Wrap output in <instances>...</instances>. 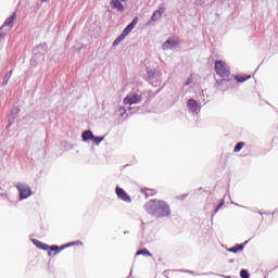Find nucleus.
<instances>
[{"label": "nucleus", "mask_w": 278, "mask_h": 278, "mask_svg": "<svg viewBox=\"0 0 278 278\" xmlns=\"http://www.w3.org/2000/svg\"><path fill=\"white\" fill-rule=\"evenodd\" d=\"M144 210L155 218L170 216V206L164 200L152 199L144 204Z\"/></svg>", "instance_id": "1"}, {"label": "nucleus", "mask_w": 278, "mask_h": 278, "mask_svg": "<svg viewBox=\"0 0 278 278\" xmlns=\"http://www.w3.org/2000/svg\"><path fill=\"white\" fill-rule=\"evenodd\" d=\"M214 68L216 75H218V77H220L223 81H227V79H229V77L231 76V68L224 60L215 61Z\"/></svg>", "instance_id": "2"}, {"label": "nucleus", "mask_w": 278, "mask_h": 278, "mask_svg": "<svg viewBox=\"0 0 278 278\" xmlns=\"http://www.w3.org/2000/svg\"><path fill=\"white\" fill-rule=\"evenodd\" d=\"M136 25H138V17H135L132 22L126 26L123 33L113 41V47H118L121 42H123V39L127 38V36L131 34V30L134 27H136Z\"/></svg>", "instance_id": "3"}, {"label": "nucleus", "mask_w": 278, "mask_h": 278, "mask_svg": "<svg viewBox=\"0 0 278 278\" xmlns=\"http://www.w3.org/2000/svg\"><path fill=\"white\" fill-rule=\"evenodd\" d=\"M16 189L20 192V201L29 199V197H31V188H29V186L24 184H17Z\"/></svg>", "instance_id": "4"}, {"label": "nucleus", "mask_w": 278, "mask_h": 278, "mask_svg": "<svg viewBox=\"0 0 278 278\" xmlns=\"http://www.w3.org/2000/svg\"><path fill=\"white\" fill-rule=\"evenodd\" d=\"M75 244H81V242L80 241L70 242L61 247L51 245L49 247L48 255L51 256V251H53V255H58V253H60L61 251H64V249H68V247H75Z\"/></svg>", "instance_id": "5"}, {"label": "nucleus", "mask_w": 278, "mask_h": 278, "mask_svg": "<svg viewBox=\"0 0 278 278\" xmlns=\"http://www.w3.org/2000/svg\"><path fill=\"white\" fill-rule=\"evenodd\" d=\"M142 101V96L132 92L124 99V105H136Z\"/></svg>", "instance_id": "6"}, {"label": "nucleus", "mask_w": 278, "mask_h": 278, "mask_svg": "<svg viewBox=\"0 0 278 278\" xmlns=\"http://www.w3.org/2000/svg\"><path fill=\"white\" fill-rule=\"evenodd\" d=\"M115 193L117 194L118 199H121V201H124L125 203H131V197H129L125 189L116 187Z\"/></svg>", "instance_id": "7"}, {"label": "nucleus", "mask_w": 278, "mask_h": 278, "mask_svg": "<svg viewBox=\"0 0 278 278\" xmlns=\"http://www.w3.org/2000/svg\"><path fill=\"white\" fill-rule=\"evenodd\" d=\"M164 12H166V9L164 7H159V10L154 11L151 21L155 22V21H160V18H162V14H164Z\"/></svg>", "instance_id": "8"}, {"label": "nucleus", "mask_w": 278, "mask_h": 278, "mask_svg": "<svg viewBox=\"0 0 278 278\" xmlns=\"http://www.w3.org/2000/svg\"><path fill=\"white\" fill-rule=\"evenodd\" d=\"M179 45V41L175 39H168L163 43L164 51H168V49H173L174 47H177Z\"/></svg>", "instance_id": "9"}, {"label": "nucleus", "mask_w": 278, "mask_h": 278, "mask_svg": "<svg viewBox=\"0 0 278 278\" xmlns=\"http://www.w3.org/2000/svg\"><path fill=\"white\" fill-rule=\"evenodd\" d=\"M111 8H113V10H117V12H125V7L121 3V0H112Z\"/></svg>", "instance_id": "10"}, {"label": "nucleus", "mask_w": 278, "mask_h": 278, "mask_svg": "<svg viewBox=\"0 0 278 278\" xmlns=\"http://www.w3.org/2000/svg\"><path fill=\"white\" fill-rule=\"evenodd\" d=\"M141 194H144L146 199H149V197H155L157 194V189L142 188Z\"/></svg>", "instance_id": "11"}, {"label": "nucleus", "mask_w": 278, "mask_h": 278, "mask_svg": "<svg viewBox=\"0 0 278 278\" xmlns=\"http://www.w3.org/2000/svg\"><path fill=\"white\" fill-rule=\"evenodd\" d=\"M187 108L188 110H190V112H197V110H199V103L197 102V100L190 99L187 102Z\"/></svg>", "instance_id": "12"}, {"label": "nucleus", "mask_w": 278, "mask_h": 278, "mask_svg": "<svg viewBox=\"0 0 278 278\" xmlns=\"http://www.w3.org/2000/svg\"><path fill=\"white\" fill-rule=\"evenodd\" d=\"M251 79V75H237L235 76V80L238 81V84H244V81H249Z\"/></svg>", "instance_id": "13"}, {"label": "nucleus", "mask_w": 278, "mask_h": 278, "mask_svg": "<svg viewBox=\"0 0 278 278\" xmlns=\"http://www.w3.org/2000/svg\"><path fill=\"white\" fill-rule=\"evenodd\" d=\"M93 136L94 135L90 130H85L81 134V138H83L84 142H88V140H92Z\"/></svg>", "instance_id": "14"}, {"label": "nucleus", "mask_w": 278, "mask_h": 278, "mask_svg": "<svg viewBox=\"0 0 278 278\" xmlns=\"http://www.w3.org/2000/svg\"><path fill=\"white\" fill-rule=\"evenodd\" d=\"M14 21H16V13H13L12 16L8 17L7 21L4 22L3 26L12 27V25L14 24Z\"/></svg>", "instance_id": "15"}, {"label": "nucleus", "mask_w": 278, "mask_h": 278, "mask_svg": "<svg viewBox=\"0 0 278 278\" xmlns=\"http://www.w3.org/2000/svg\"><path fill=\"white\" fill-rule=\"evenodd\" d=\"M136 255H146L147 257H151V252L147 249L138 250Z\"/></svg>", "instance_id": "16"}, {"label": "nucleus", "mask_w": 278, "mask_h": 278, "mask_svg": "<svg viewBox=\"0 0 278 278\" xmlns=\"http://www.w3.org/2000/svg\"><path fill=\"white\" fill-rule=\"evenodd\" d=\"M243 249H244V245L240 244V245L228 249V251L230 253H238V251H243Z\"/></svg>", "instance_id": "17"}, {"label": "nucleus", "mask_w": 278, "mask_h": 278, "mask_svg": "<svg viewBox=\"0 0 278 278\" xmlns=\"http://www.w3.org/2000/svg\"><path fill=\"white\" fill-rule=\"evenodd\" d=\"M244 141L238 142L235 147V153H240V151H242V148L244 147Z\"/></svg>", "instance_id": "18"}, {"label": "nucleus", "mask_w": 278, "mask_h": 278, "mask_svg": "<svg viewBox=\"0 0 278 278\" xmlns=\"http://www.w3.org/2000/svg\"><path fill=\"white\" fill-rule=\"evenodd\" d=\"M10 77H12V71H10L9 74L4 75L2 86H8V83L10 81Z\"/></svg>", "instance_id": "19"}, {"label": "nucleus", "mask_w": 278, "mask_h": 278, "mask_svg": "<svg viewBox=\"0 0 278 278\" xmlns=\"http://www.w3.org/2000/svg\"><path fill=\"white\" fill-rule=\"evenodd\" d=\"M36 245L39 248V249H42V251H49V245L47 243H42L40 241H37Z\"/></svg>", "instance_id": "20"}, {"label": "nucleus", "mask_w": 278, "mask_h": 278, "mask_svg": "<svg viewBox=\"0 0 278 278\" xmlns=\"http://www.w3.org/2000/svg\"><path fill=\"white\" fill-rule=\"evenodd\" d=\"M240 277H241V278H251V275H249V270L242 269V270L240 271Z\"/></svg>", "instance_id": "21"}, {"label": "nucleus", "mask_w": 278, "mask_h": 278, "mask_svg": "<svg viewBox=\"0 0 278 278\" xmlns=\"http://www.w3.org/2000/svg\"><path fill=\"white\" fill-rule=\"evenodd\" d=\"M94 144H101L103 142V137H94L91 139Z\"/></svg>", "instance_id": "22"}, {"label": "nucleus", "mask_w": 278, "mask_h": 278, "mask_svg": "<svg viewBox=\"0 0 278 278\" xmlns=\"http://www.w3.org/2000/svg\"><path fill=\"white\" fill-rule=\"evenodd\" d=\"M223 205H225V202H220L216 208H215V212H218V210H220V207H223Z\"/></svg>", "instance_id": "23"}, {"label": "nucleus", "mask_w": 278, "mask_h": 278, "mask_svg": "<svg viewBox=\"0 0 278 278\" xmlns=\"http://www.w3.org/2000/svg\"><path fill=\"white\" fill-rule=\"evenodd\" d=\"M192 84V78H189L186 83L185 86H190Z\"/></svg>", "instance_id": "24"}, {"label": "nucleus", "mask_w": 278, "mask_h": 278, "mask_svg": "<svg viewBox=\"0 0 278 278\" xmlns=\"http://www.w3.org/2000/svg\"><path fill=\"white\" fill-rule=\"evenodd\" d=\"M119 112H122V116L127 112V110H125V108H121Z\"/></svg>", "instance_id": "25"}, {"label": "nucleus", "mask_w": 278, "mask_h": 278, "mask_svg": "<svg viewBox=\"0 0 278 278\" xmlns=\"http://www.w3.org/2000/svg\"><path fill=\"white\" fill-rule=\"evenodd\" d=\"M47 1H49V0H41V3H47Z\"/></svg>", "instance_id": "26"}, {"label": "nucleus", "mask_w": 278, "mask_h": 278, "mask_svg": "<svg viewBox=\"0 0 278 278\" xmlns=\"http://www.w3.org/2000/svg\"><path fill=\"white\" fill-rule=\"evenodd\" d=\"M121 1H127V0H121Z\"/></svg>", "instance_id": "27"}]
</instances>
